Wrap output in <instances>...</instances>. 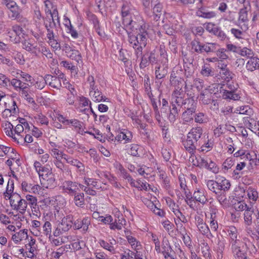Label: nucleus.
Returning a JSON list of instances; mask_svg holds the SVG:
<instances>
[{"label": "nucleus", "mask_w": 259, "mask_h": 259, "mask_svg": "<svg viewBox=\"0 0 259 259\" xmlns=\"http://www.w3.org/2000/svg\"><path fill=\"white\" fill-rule=\"evenodd\" d=\"M235 163V159L232 157L227 158L223 163L222 170L224 172H226L228 170L230 169Z\"/></svg>", "instance_id": "obj_59"}, {"label": "nucleus", "mask_w": 259, "mask_h": 259, "mask_svg": "<svg viewBox=\"0 0 259 259\" xmlns=\"http://www.w3.org/2000/svg\"><path fill=\"white\" fill-rule=\"evenodd\" d=\"M195 141L187 136L186 140L183 141V145L185 150L191 154H194L196 149Z\"/></svg>", "instance_id": "obj_37"}, {"label": "nucleus", "mask_w": 259, "mask_h": 259, "mask_svg": "<svg viewBox=\"0 0 259 259\" xmlns=\"http://www.w3.org/2000/svg\"><path fill=\"white\" fill-rule=\"evenodd\" d=\"M156 173L158 174L160 179L162 181L165 187H169L170 180L169 178L167 176L165 171L157 166L156 167Z\"/></svg>", "instance_id": "obj_46"}, {"label": "nucleus", "mask_w": 259, "mask_h": 259, "mask_svg": "<svg viewBox=\"0 0 259 259\" xmlns=\"http://www.w3.org/2000/svg\"><path fill=\"white\" fill-rule=\"evenodd\" d=\"M73 217L68 215L64 217L59 224V227L63 231H68L73 225Z\"/></svg>", "instance_id": "obj_25"}, {"label": "nucleus", "mask_w": 259, "mask_h": 259, "mask_svg": "<svg viewBox=\"0 0 259 259\" xmlns=\"http://www.w3.org/2000/svg\"><path fill=\"white\" fill-rule=\"evenodd\" d=\"M15 185L14 180L9 178L7 184L5 191L3 193L4 198L7 200L10 199L11 196L15 192H14Z\"/></svg>", "instance_id": "obj_29"}, {"label": "nucleus", "mask_w": 259, "mask_h": 259, "mask_svg": "<svg viewBox=\"0 0 259 259\" xmlns=\"http://www.w3.org/2000/svg\"><path fill=\"white\" fill-rule=\"evenodd\" d=\"M27 207V203L25 199H21L19 202L13 207L14 209L18 210L22 214L25 212Z\"/></svg>", "instance_id": "obj_58"}, {"label": "nucleus", "mask_w": 259, "mask_h": 259, "mask_svg": "<svg viewBox=\"0 0 259 259\" xmlns=\"http://www.w3.org/2000/svg\"><path fill=\"white\" fill-rule=\"evenodd\" d=\"M163 12V7L161 4L158 3L153 8V14L155 21L159 20Z\"/></svg>", "instance_id": "obj_53"}, {"label": "nucleus", "mask_w": 259, "mask_h": 259, "mask_svg": "<svg viewBox=\"0 0 259 259\" xmlns=\"http://www.w3.org/2000/svg\"><path fill=\"white\" fill-rule=\"evenodd\" d=\"M0 105H3L5 108L2 113L3 118L7 119L19 113V108L14 98L2 91H0Z\"/></svg>", "instance_id": "obj_3"}, {"label": "nucleus", "mask_w": 259, "mask_h": 259, "mask_svg": "<svg viewBox=\"0 0 259 259\" xmlns=\"http://www.w3.org/2000/svg\"><path fill=\"white\" fill-rule=\"evenodd\" d=\"M47 38L48 39V42L51 47L55 49L58 50L60 49V45L58 42L57 40L55 38L54 33L50 32L47 33Z\"/></svg>", "instance_id": "obj_44"}, {"label": "nucleus", "mask_w": 259, "mask_h": 259, "mask_svg": "<svg viewBox=\"0 0 259 259\" xmlns=\"http://www.w3.org/2000/svg\"><path fill=\"white\" fill-rule=\"evenodd\" d=\"M194 199L202 205L207 202V193L202 188H196L193 193Z\"/></svg>", "instance_id": "obj_19"}, {"label": "nucleus", "mask_w": 259, "mask_h": 259, "mask_svg": "<svg viewBox=\"0 0 259 259\" xmlns=\"http://www.w3.org/2000/svg\"><path fill=\"white\" fill-rule=\"evenodd\" d=\"M213 147V142L211 139H207L200 148L198 149L199 152L206 153L212 150Z\"/></svg>", "instance_id": "obj_60"}, {"label": "nucleus", "mask_w": 259, "mask_h": 259, "mask_svg": "<svg viewBox=\"0 0 259 259\" xmlns=\"http://www.w3.org/2000/svg\"><path fill=\"white\" fill-rule=\"evenodd\" d=\"M192 105L191 107H188V110L184 111L182 115V118L184 122L188 123L190 122L193 120V114L195 112V103L191 100Z\"/></svg>", "instance_id": "obj_26"}, {"label": "nucleus", "mask_w": 259, "mask_h": 259, "mask_svg": "<svg viewBox=\"0 0 259 259\" xmlns=\"http://www.w3.org/2000/svg\"><path fill=\"white\" fill-rule=\"evenodd\" d=\"M248 199L250 202L255 203L259 198V193L256 188L249 186L246 191Z\"/></svg>", "instance_id": "obj_30"}, {"label": "nucleus", "mask_w": 259, "mask_h": 259, "mask_svg": "<svg viewBox=\"0 0 259 259\" xmlns=\"http://www.w3.org/2000/svg\"><path fill=\"white\" fill-rule=\"evenodd\" d=\"M217 212L216 209L212 210L210 213V217L208 218V220L207 221L210 230L214 232H217L219 228Z\"/></svg>", "instance_id": "obj_21"}, {"label": "nucleus", "mask_w": 259, "mask_h": 259, "mask_svg": "<svg viewBox=\"0 0 259 259\" xmlns=\"http://www.w3.org/2000/svg\"><path fill=\"white\" fill-rule=\"evenodd\" d=\"M91 224V219L89 217H85L82 219H78L76 220L73 224V227L75 229H82L83 232H87L89 229V226Z\"/></svg>", "instance_id": "obj_20"}, {"label": "nucleus", "mask_w": 259, "mask_h": 259, "mask_svg": "<svg viewBox=\"0 0 259 259\" xmlns=\"http://www.w3.org/2000/svg\"><path fill=\"white\" fill-rule=\"evenodd\" d=\"M29 130L30 126L27 120L23 118H20L19 123L16 125L14 130V141L17 142L18 136H22Z\"/></svg>", "instance_id": "obj_9"}, {"label": "nucleus", "mask_w": 259, "mask_h": 259, "mask_svg": "<svg viewBox=\"0 0 259 259\" xmlns=\"http://www.w3.org/2000/svg\"><path fill=\"white\" fill-rule=\"evenodd\" d=\"M159 250H156L157 253H162L165 256L170 253L171 251V247L170 243L166 237H163L162 241V244H159Z\"/></svg>", "instance_id": "obj_28"}, {"label": "nucleus", "mask_w": 259, "mask_h": 259, "mask_svg": "<svg viewBox=\"0 0 259 259\" xmlns=\"http://www.w3.org/2000/svg\"><path fill=\"white\" fill-rule=\"evenodd\" d=\"M185 92L187 93V95L189 97V98L185 100V102L183 103L185 105V108L186 110H188V107H191L192 105V103L191 100L193 101L195 103V112L196 111L197 102L194 100V94L192 93L191 92H189L188 90V87L185 83Z\"/></svg>", "instance_id": "obj_42"}, {"label": "nucleus", "mask_w": 259, "mask_h": 259, "mask_svg": "<svg viewBox=\"0 0 259 259\" xmlns=\"http://www.w3.org/2000/svg\"><path fill=\"white\" fill-rule=\"evenodd\" d=\"M86 83L89 88V92L99 88L97 82L93 75H89L87 77Z\"/></svg>", "instance_id": "obj_55"}, {"label": "nucleus", "mask_w": 259, "mask_h": 259, "mask_svg": "<svg viewBox=\"0 0 259 259\" xmlns=\"http://www.w3.org/2000/svg\"><path fill=\"white\" fill-rule=\"evenodd\" d=\"M197 228L200 234L206 236L207 238L211 239L214 237V236L210 232L209 228L205 222L200 225L199 227Z\"/></svg>", "instance_id": "obj_43"}, {"label": "nucleus", "mask_w": 259, "mask_h": 259, "mask_svg": "<svg viewBox=\"0 0 259 259\" xmlns=\"http://www.w3.org/2000/svg\"><path fill=\"white\" fill-rule=\"evenodd\" d=\"M67 125L71 126L79 134H83V123L78 119L75 118L69 119Z\"/></svg>", "instance_id": "obj_33"}, {"label": "nucleus", "mask_w": 259, "mask_h": 259, "mask_svg": "<svg viewBox=\"0 0 259 259\" xmlns=\"http://www.w3.org/2000/svg\"><path fill=\"white\" fill-rule=\"evenodd\" d=\"M231 249L235 259H248L247 253L241 250L240 245L232 246Z\"/></svg>", "instance_id": "obj_27"}, {"label": "nucleus", "mask_w": 259, "mask_h": 259, "mask_svg": "<svg viewBox=\"0 0 259 259\" xmlns=\"http://www.w3.org/2000/svg\"><path fill=\"white\" fill-rule=\"evenodd\" d=\"M137 172L141 176L146 179H150L155 176L156 172L151 167H148L145 165L138 166Z\"/></svg>", "instance_id": "obj_18"}, {"label": "nucleus", "mask_w": 259, "mask_h": 259, "mask_svg": "<svg viewBox=\"0 0 259 259\" xmlns=\"http://www.w3.org/2000/svg\"><path fill=\"white\" fill-rule=\"evenodd\" d=\"M170 82L171 85L175 87V90L171 95V104L180 106L184 103L185 95V92L182 90L184 85L183 79L181 78L178 79L175 76V74H171Z\"/></svg>", "instance_id": "obj_4"}, {"label": "nucleus", "mask_w": 259, "mask_h": 259, "mask_svg": "<svg viewBox=\"0 0 259 259\" xmlns=\"http://www.w3.org/2000/svg\"><path fill=\"white\" fill-rule=\"evenodd\" d=\"M184 195L185 196V201L186 204L190 208L194 210L195 207V200L194 199L193 196H192L190 191L186 192Z\"/></svg>", "instance_id": "obj_64"}, {"label": "nucleus", "mask_w": 259, "mask_h": 259, "mask_svg": "<svg viewBox=\"0 0 259 259\" xmlns=\"http://www.w3.org/2000/svg\"><path fill=\"white\" fill-rule=\"evenodd\" d=\"M91 20L94 25V28L96 32L101 37H104L105 36V32L101 28L99 21L97 16L92 14L91 16Z\"/></svg>", "instance_id": "obj_39"}, {"label": "nucleus", "mask_w": 259, "mask_h": 259, "mask_svg": "<svg viewBox=\"0 0 259 259\" xmlns=\"http://www.w3.org/2000/svg\"><path fill=\"white\" fill-rule=\"evenodd\" d=\"M111 135L112 138L111 140L113 141L114 139L120 143L123 142L124 144L131 142L133 138L132 132L125 128L120 129L115 137L112 133Z\"/></svg>", "instance_id": "obj_10"}, {"label": "nucleus", "mask_w": 259, "mask_h": 259, "mask_svg": "<svg viewBox=\"0 0 259 259\" xmlns=\"http://www.w3.org/2000/svg\"><path fill=\"white\" fill-rule=\"evenodd\" d=\"M140 145L136 144H132L126 146V151L127 153L133 156H139V151L140 150Z\"/></svg>", "instance_id": "obj_47"}, {"label": "nucleus", "mask_w": 259, "mask_h": 259, "mask_svg": "<svg viewBox=\"0 0 259 259\" xmlns=\"http://www.w3.org/2000/svg\"><path fill=\"white\" fill-rule=\"evenodd\" d=\"M32 39H24L22 41V48L26 51L37 55V46L36 43L33 42Z\"/></svg>", "instance_id": "obj_23"}, {"label": "nucleus", "mask_w": 259, "mask_h": 259, "mask_svg": "<svg viewBox=\"0 0 259 259\" xmlns=\"http://www.w3.org/2000/svg\"><path fill=\"white\" fill-rule=\"evenodd\" d=\"M65 77V74L62 73L60 74L58 76L51 74L46 75L47 84L51 87L56 89H59L62 87L61 80L63 82Z\"/></svg>", "instance_id": "obj_13"}, {"label": "nucleus", "mask_w": 259, "mask_h": 259, "mask_svg": "<svg viewBox=\"0 0 259 259\" xmlns=\"http://www.w3.org/2000/svg\"><path fill=\"white\" fill-rule=\"evenodd\" d=\"M66 53H67L68 57L72 60H75L79 63L82 60V56L79 51L74 49H70L69 46L66 47Z\"/></svg>", "instance_id": "obj_32"}, {"label": "nucleus", "mask_w": 259, "mask_h": 259, "mask_svg": "<svg viewBox=\"0 0 259 259\" xmlns=\"http://www.w3.org/2000/svg\"><path fill=\"white\" fill-rule=\"evenodd\" d=\"M170 19L171 21H169V22L172 23V25L171 26L167 23H165L163 25V29H164L165 33L169 35H173L178 28L177 24L178 21L172 17L170 18Z\"/></svg>", "instance_id": "obj_36"}, {"label": "nucleus", "mask_w": 259, "mask_h": 259, "mask_svg": "<svg viewBox=\"0 0 259 259\" xmlns=\"http://www.w3.org/2000/svg\"><path fill=\"white\" fill-rule=\"evenodd\" d=\"M47 84L46 75L45 77H43L42 76H39L35 78L33 85L35 88L38 90H42L45 87Z\"/></svg>", "instance_id": "obj_52"}, {"label": "nucleus", "mask_w": 259, "mask_h": 259, "mask_svg": "<svg viewBox=\"0 0 259 259\" xmlns=\"http://www.w3.org/2000/svg\"><path fill=\"white\" fill-rule=\"evenodd\" d=\"M2 127L5 134L13 139L14 128L13 124L10 122L6 121L2 123Z\"/></svg>", "instance_id": "obj_50"}, {"label": "nucleus", "mask_w": 259, "mask_h": 259, "mask_svg": "<svg viewBox=\"0 0 259 259\" xmlns=\"http://www.w3.org/2000/svg\"><path fill=\"white\" fill-rule=\"evenodd\" d=\"M234 157L236 158L240 157L241 159H245L251 160V154L250 152L243 149H240L233 154Z\"/></svg>", "instance_id": "obj_48"}, {"label": "nucleus", "mask_w": 259, "mask_h": 259, "mask_svg": "<svg viewBox=\"0 0 259 259\" xmlns=\"http://www.w3.org/2000/svg\"><path fill=\"white\" fill-rule=\"evenodd\" d=\"M6 31L10 40L14 44L20 43L25 35L24 30L18 24L13 25L11 29H8Z\"/></svg>", "instance_id": "obj_6"}, {"label": "nucleus", "mask_w": 259, "mask_h": 259, "mask_svg": "<svg viewBox=\"0 0 259 259\" xmlns=\"http://www.w3.org/2000/svg\"><path fill=\"white\" fill-rule=\"evenodd\" d=\"M200 73L205 77L211 76L213 75V71L209 64L205 63L202 66Z\"/></svg>", "instance_id": "obj_63"}, {"label": "nucleus", "mask_w": 259, "mask_h": 259, "mask_svg": "<svg viewBox=\"0 0 259 259\" xmlns=\"http://www.w3.org/2000/svg\"><path fill=\"white\" fill-rule=\"evenodd\" d=\"M203 133V130L201 127H193L188 133L187 136L195 142H197L201 138Z\"/></svg>", "instance_id": "obj_31"}, {"label": "nucleus", "mask_w": 259, "mask_h": 259, "mask_svg": "<svg viewBox=\"0 0 259 259\" xmlns=\"http://www.w3.org/2000/svg\"><path fill=\"white\" fill-rule=\"evenodd\" d=\"M98 243L101 247L108 251L111 254H114L116 253L118 242L113 237L110 236L106 240L99 239Z\"/></svg>", "instance_id": "obj_7"}, {"label": "nucleus", "mask_w": 259, "mask_h": 259, "mask_svg": "<svg viewBox=\"0 0 259 259\" xmlns=\"http://www.w3.org/2000/svg\"><path fill=\"white\" fill-rule=\"evenodd\" d=\"M89 96L95 102H110V99L104 95L100 88L89 92Z\"/></svg>", "instance_id": "obj_17"}, {"label": "nucleus", "mask_w": 259, "mask_h": 259, "mask_svg": "<svg viewBox=\"0 0 259 259\" xmlns=\"http://www.w3.org/2000/svg\"><path fill=\"white\" fill-rule=\"evenodd\" d=\"M223 91L222 94L223 98L225 99H231L233 100H238L240 97L239 94L235 93V91H227L222 90Z\"/></svg>", "instance_id": "obj_51"}, {"label": "nucleus", "mask_w": 259, "mask_h": 259, "mask_svg": "<svg viewBox=\"0 0 259 259\" xmlns=\"http://www.w3.org/2000/svg\"><path fill=\"white\" fill-rule=\"evenodd\" d=\"M33 119L37 123L41 125H47L49 124L48 118L41 113H38L33 115Z\"/></svg>", "instance_id": "obj_62"}, {"label": "nucleus", "mask_w": 259, "mask_h": 259, "mask_svg": "<svg viewBox=\"0 0 259 259\" xmlns=\"http://www.w3.org/2000/svg\"><path fill=\"white\" fill-rule=\"evenodd\" d=\"M166 205L169 209L175 214L178 210L180 209L179 205L176 204L175 201L170 197H166L165 198Z\"/></svg>", "instance_id": "obj_57"}, {"label": "nucleus", "mask_w": 259, "mask_h": 259, "mask_svg": "<svg viewBox=\"0 0 259 259\" xmlns=\"http://www.w3.org/2000/svg\"><path fill=\"white\" fill-rule=\"evenodd\" d=\"M172 107L170 108L168 119L171 122H174L179 116V112L177 106L171 104Z\"/></svg>", "instance_id": "obj_61"}, {"label": "nucleus", "mask_w": 259, "mask_h": 259, "mask_svg": "<svg viewBox=\"0 0 259 259\" xmlns=\"http://www.w3.org/2000/svg\"><path fill=\"white\" fill-rule=\"evenodd\" d=\"M60 189L63 192L73 196L78 190V183L69 180L65 181L62 183Z\"/></svg>", "instance_id": "obj_12"}, {"label": "nucleus", "mask_w": 259, "mask_h": 259, "mask_svg": "<svg viewBox=\"0 0 259 259\" xmlns=\"http://www.w3.org/2000/svg\"><path fill=\"white\" fill-rule=\"evenodd\" d=\"M160 56L162 57L161 63L162 66L157 64L155 67V74L157 79H161L164 78L167 74L168 58L166 51L162 49H160Z\"/></svg>", "instance_id": "obj_5"}, {"label": "nucleus", "mask_w": 259, "mask_h": 259, "mask_svg": "<svg viewBox=\"0 0 259 259\" xmlns=\"http://www.w3.org/2000/svg\"><path fill=\"white\" fill-rule=\"evenodd\" d=\"M40 181L43 187L46 188H52L56 185V179L53 172L49 173L48 176Z\"/></svg>", "instance_id": "obj_24"}, {"label": "nucleus", "mask_w": 259, "mask_h": 259, "mask_svg": "<svg viewBox=\"0 0 259 259\" xmlns=\"http://www.w3.org/2000/svg\"><path fill=\"white\" fill-rule=\"evenodd\" d=\"M5 4L9 10V17L12 20H16L19 22H22L23 18L20 15V10L17 4L13 1L5 2Z\"/></svg>", "instance_id": "obj_8"}, {"label": "nucleus", "mask_w": 259, "mask_h": 259, "mask_svg": "<svg viewBox=\"0 0 259 259\" xmlns=\"http://www.w3.org/2000/svg\"><path fill=\"white\" fill-rule=\"evenodd\" d=\"M85 243L83 240L77 239L71 242L70 244H66L67 249L73 250L74 252L79 251L81 249H84Z\"/></svg>", "instance_id": "obj_35"}, {"label": "nucleus", "mask_w": 259, "mask_h": 259, "mask_svg": "<svg viewBox=\"0 0 259 259\" xmlns=\"http://www.w3.org/2000/svg\"><path fill=\"white\" fill-rule=\"evenodd\" d=\"M226 229L230 246L241 245L242 241L238 238L239 233L237 229L234 226H231L227 227Z\"/></svg>", "instance_id": "obj_11"}, {"label": "nucleus", "mask_w": 259, "mask_h": 259, "mask_svg": "<svg viewBox=\"0 0 259 259\" xmlns=\"http://www.w3.org/2000/svg\"><path fill=\"white\" fill-rule=\"evenodd\" d=\"M35 240L32 238L29 241V243L26 244V248L28 250V254H27L29 257H32L34 255V251L36 249ZM26 253H27L26 252Z\"/></svg>", "instance_id": "obj_56"}, {"label": "nucleus", "mask_w": 259, "mask_h": 259, "mask_svg": "<svg viewBox=\"0 0 259 259\" xmlns=\"http://www.w3.org/2000/svg\"><path fill=\"white\" fill-rule=\"evenodd\" d=\"M44 24L47 30V33L53 32V28L56 24L52 16V14H46V17L44 19Z\"/></svg>", "instance_id": "obj_34"}, {"label": "nucleus", "mask_w": 259, "mask_h": 259, "mask_svg": "<svg viewBox=\"0 0 259 259\" xmlns=\"http://www.w3.org/2000/svg\"><path fill=\"white\" fill-rule=\"evenodd\" d=\"M7 156L13 160H18L19 155L14 148L0 144V157Z\"/></svg>", "instance_id": "obj_16"}, {"label": "nucleus", "mask_w": 259, "mask_h": 259, "mask_svg": "<svg viewBox=\"0 0 259 259\" xmlns=\"http://www.w3.org/2000/svg\"><path fill=\"white\" fill-rule=\"evenodd\" d=\"M245 68L251 72L259 70V58L256 56L249 58L246 63Z\"/></svg>", "instance_id": "obj_22"}, {"label": "nucleus", "mask_w": 259, "mask_h": 259, "mask_svg": "<svg viewBox=\"0 0 259 259\" xmlns=\"http://www.w3.org/2000/svg\"><path fill=\"white\" fill-rule=\"evenodd\" d=\"M27 237V231L20 230L19 232L15 233L12 235V239L15 243H18Z\"/></svg>", "instance_id": "obj_45"}, {"label": "nucleus", "mask_w": 259, "mask_h": 259, "mask_svg": "<svg viewBox=\"0 0 259 259\" xmlns=\"http://www.w3.org/2000/svg\"><path fill=\"white\" fill-rule=\"evenodd\" d=\"M122 24L125 30H133L139 25V17H142L130 2L124 1L121 11Z\"/></svg>", "instance_id": "obj_2"}, {"label": "nucleus", "mask_w": 259, "mask_h": 259, "mask_svg": "<svg viewBox=\"0 0 259 259\" xmlns=\"http://www.w3.org/2000/svg\"><path fill=\"white\" fill-rule=\"evenodd\" d=\"M12 75L18 78L19 76L21 77L23 79L27 82H31L32 80V76L29 74L23 72L20 69H15L12 71Z\"/></svg>", "instance_id": "obj_49"}, {"label": "nucleus", "mask_w": 259, "mask_h": 259, "mask_svg": "<svg viewBox=\"0 0 259 259\" xmlns=\"http://www.w3.org/2000/svg\"><path fill=\"white\" fill-rule=\"evenodd\" d=\"M139 25L133 30H125L127 33L128 41L135 50L137 58L142 56L143 48L147 45L148 32L146 24L142 18L139 17Z\"/></svg>", "instance_id": "obj_1"}, {"label": "nucleus", "mask_w": 259, "mask_h": 259, "mask_svg": "<svg viewBox=\"0 0 259 259\" xmlns=\"http://www.w3.org/2000/svg\"><path fill=\"white\" fill-rule=\"evenodd\" d=\"M126 238L133 250L138 252V251L142 249V245L141 242L136 238L131 235H126Z\"/></svg>", "instance_id": "obj_38"}, {"label": "nucleus", "mask_w": 259, "mask_h": 259, "mask_svg": "<svg viewBox=\"0 0 259 259\" xmlns=\"http://www.w3.org/2000/svg\"><path fill=\"white\" fill-rule=\"evenodd\" d=\"M201 252L202 256L205 259H212L211 250L208 244L206 242H203L201 245Z\"/></svg>", "instance_id": "obj_54"}, {"label": "nucleus", "mask_w": 259, "mask_h": 259, "mask_svg": "<svg viewBox=\"0 0 259 259\" xmlns=\"http://www.w3.org/2000/svg\"><path fill=\"white\" fill-rule=\"evenodd\" d=\"M217 183L219 184V191H228L230 189L231 184L230 181L227 180L225 177H219L216 178Z\"/></svg>", "instance_id": "obj_40"}, {"label": "nucleus", "mask_w": 259, "mask_h": 259, "mask_svg": "<svg viewBox=\"0 0 259 259\" xmlns=\"http://www.w3.org/2000/svg\"><path fill=\"white\" fill-rule=\"evenodd\" d=\"M66 162L71 165L76 167V171L81 175H85V166L79 160L74 158L68 155L66 156L65 159Z\"/></svg>", "instance_id": "obj_15"}, {"label": "nucleus", "mask_w": 259, "mask_h": 259, "mask_svg": "<svg viewBox=\"0 0 259 259\" xmlns=\"http://www.w3.org/2000/svg\"><path fill=\"white\" fill-rule=\"evenodd\" d=\"M33 168L38 175L40 180L52 172V169L49 165H43L40 162L37 160L34 162Z\"/></svg>", "instance_id": "obj_14"}, {"label": "nucleus", "mask_w": 259, "mask_h": 259, "mask_svg": "<svg viewBox=\"0 0 259 259\" xmlns=\"http://www.w3.org/2000/svg\"><path fill=\"white\" fill-rule=\"evenodd\" d=\"M254 214L253 209L251 207L246 209L243 213V219L245 225L250 226L252 224V219Z\"/></svg>", "instance_id": "obj_41"}]
</instances>
